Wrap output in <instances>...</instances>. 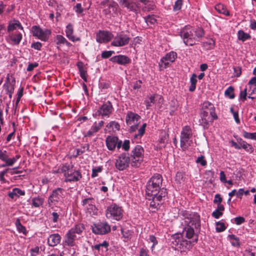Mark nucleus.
<instances>
[{
  "mask_svg": "<svg viewBox=\"0 0 256 256\" xmlns=\"http://www.w3.org/2000/svg\"><path fill=\"white\" fill-rule=\"evenodd\" d=\"M180 216L182 218V224L184 223L187 226L184 228L182 234H176L172 236V246L176 250H184L190 248L192 244L197 242L198 236L194 232V228H198L200 226V216L196 213H188V212L182 210Z\"/></svg>",
  "mask_w": 256,
  "mask_h": 256,
  "instance_id": "f257e3e1",
  "label": "nucleus"
},
{
  "mask_svg": "<svg viewBox=\"0 0 256 256\" xmlns=\"http://www.w3.org/2000/svg\"><path fill=\"white\" fill-rule=\"evenodd\" d=\"M204 35V32L202 28L195 30L190 26H185L180 32V36L186 46L195 44Z\"/></svg>",
  "mask_w": 256,
  "mask_h": 256,
  "instance_id": "f03ea898",
  "label": "nucleus"
},
{
  "mask_svg": "<svg viewBox=\"0 0 256 256\" xmlns=\"http://www.w3.org/2000/svg\"><path fill=\"white\" fill-rule=\"evenodd\" d=\"M54 174L62 173L65 178V182H78L82 177L80 172L74 169V166L71 164H65L60 166L56 170H53Z\"/></svg>",
  "mask_w": 256,
  "mask_h": 256,
  "instance_id": "7ed1b4c3",
  "label": "nucleus"
},
{
  "mask_svg": "<svg viewBox=\"0 0 256 256\" xmlns=\"http://www.w3.org/2000/svg\"><path fill=\"white\" fill-rule=\"evenodd\" d=\"M162 178L160 174H156L148 182L146 194L148 196L158 195L162 189L160 190L162 184Z\"/></svg>",
  "mask_w": 256,
  "mask_h": 256,
  "instance_id": "20e7f679",
  "label": "nucleus"
},
{
  "mask_svg": "<svg viewBox=\"0 0 256 256\" xmlns=\"http://www.w3.org/2000/svg\"><path fill=\"white\" fill-rule=\"evenodd\" d=\"M84 230V226L79 224L72 228L66 234L64 238V244L69 246L75 245V241L77 239L76 234H80Z\"/></svg>",
  "mask_w": 256,
  "mask_h": 256,
  "instance_id": "39448f33",
  "label": "nucleus"
},
{
  "mask_svg": "<svg viewBox=\"0 0 256 256\" xmlns=\"http://www.w3.org/2000/svg\"><path fill=\"white\" fill-rule=\"evenodd\" d=\"M192 131L188 126H186L182 128L180 136V147L182 150H185L191 146L192 140Z\"/></svg>",
  "mask_w": 256,
  "mask_h": 256,
  "instance_id": "423d86ee",
  "label": "nucleus"
},
{
  "mask_svg": "<svg viewBox=\"0 0 256 256\" xmlns=\"http://www.w3.org/2000/svg\"><path fill=\"white\" fill-rule=\"evenodd\" d=\"M144 150L140 146H136L132 151L130 158L132 166L138 167L144 160Z\"/></svg>",
  "mask_w": 256,
  "mask_h": 256,
  "instance_id": "0eeeda50",
  "label": "nucleus"
},
{
  "mask_svg": "<svg viewBox=\"0 0 256 256\" xmlns=\"http://www.w3.org/2000/svg\"><path fill=\"white\" fill-rule=\"evenodd\" d=\"M122 216L123 210L122 207L115 204L108 206L106 211V216L108 219L120 220Z\"/></svg>",
  "mask_w": 256,
  "mask_h": 256,
  "instance_id": "6e6552de",
  "label": "nucleus"
},
{
  "mask_svg": "<svg viewBox=\"0 0 256 256\" xmlns=\"http://www.w3.org/2000/svg\"><path fill=\"white\" fill-rule=\"evenodd\" d=\"M177 58V54L173 51L166 54L160 60L159 62V67L160 70H162L169 66L170 64L174 62Z\"/></svg>",
  "mask_w": 256,
  "mask_h": 256,
  "instance_id": "1a4fd4ad",
  "label": "nucleus"
},
{
  "mask_svg": "<svg viewBox=\"0 0 256 256\" xmlns=\"http://www.w3.org/2000/svg\"><path fill=\"white\" fill-rule=\"evenodd\" d=\"M64 189L58 188L52 192L48 200V204L51 206L56 205L60 202H62L64 195Z\"/></svg>",
  "mask_w": 256,
  "mask_h": 256,
  "instance_id": "9d476101",
  "label": "nucleus"
},
{
  "mask_svg": "<svg viewBox=\"0 0 256 256\" xmlns=\"http://www.w3.org/2000/svg\"><path fill=\"white\" fill-rule=\"evenodd\" d=\"M31 30L34 36L42 41L47 40L51 34L50 30L48 29H42L38 26H32Z\"/></svg>",
  "mask_w": 256,
  "mask_h": 256,
  "instance_id": "9b49d317",
  "label": "nucleus"
},
{
  "mask_svg": "<svg viewBox=\"0 0 256 256\" xmlns=\"http://www.w3.org/2000/svg\"><path fill=\"white\" fill-rule=\"evenodd\" d=\"M130 40V38L128 35L120 33L114 37L111 45L116 47H122L128 44Z\"/></svg>",
  "mask_w": 256,
  "mask_h": 256,
  "instance_id": "f8f14e48",
  "label": "nucleus"
},
{
  "mask_svg": "<svg viewBox=\"0 0 256 256\" xmlns=\"http://www.w3.org/2000/svg\"><path fill=\"white\" fill-rule=\"evenodd\" d=\"M20 157V155L17 154L12 158H9L6 150H0V160L5 162L1 166L2 167L12 166Z\"/></svg>",
  "mask_w": 256,
  "mask_h": 256,
  "instance_id": "ddd939ff",
  "label": "nucleus"
},
{
  "mask_svg": "<svg viewBox=\"0 0 256 256\" xmlns=\"http://www.w3.org/2000/svg\"><path fill=\"white\" fill-rule=\"evenodd\" d=\"M140 116L138 114L132 112H128L126 118V123L128 125H131L130 131L133 132L138 128V122L140 120Z\"/></svg>",
  "mask_w": 256,
  "mask_h": 256,
  "instance_id": "4468645a",
  "label": "nucleus"
},
{
  "mask_svg": "<svg viewBox=\"0 0 256 256\" xmlns=\"http://www.w3.org/2000/svg\"><path fill=\"white\" fill-rule=\"evenodd\" d=\"M130 162L129 156L125 154H122L116 160L115 166L119 170H123L128 166Z\"/></svg>",
  "mask_w": 256,
  "mask_h": 256,
  "instance_id": "2eb2a0df",
  "label": "nucleus"
},
{
  "mask_svg": "<svg viewBox=\"0 0 256 256\" xmlns=\"http://www.w3.org/2000/svg\"><path fill=\"white\" fill-rule=\"evenodd\" d=\"M166 194V189L162 188L158 195L148 196L149 200L152 199V201L150 204V207L154 208V210L158 209L162 198L164 197Z\"/></svg>",
  "mask_w": 256,
  "mask_h": 256,
  "instance_id": "dca6fc26",
  "label": "nucleus"
},
{
  "mask_svg": "<svg viewBox=\"0 0 256 256\" xmlns=\"http://www.w3.org/2000/svg\"><path fill=\"white\" fill-rule=\"evenodd\" d=\"M107 148L108 150L113 151L116 147L118 149L122 146V142L119 140L116 136H108L106 140Z\"/></svg>",
  "mask_w": 256,
  "mask_h": 256,
  "instance_id": "f3484780",
  "label": "nucleus"
},
{
  "mask_svg": "<svg viewBox=\"0 0 256 256\" xmlns=\"http://www.w3.org/2000/svg\"><path fill=\"white\" fill-rule=\"evenodd\" d=\"M93 232L96 234H104L110 230V226L107 222H100L92 226Z\"/></svg>",
  "mask_w": 256,
  "mask_h": 256,
  "instance_id": "a211bd4d",
  "label": "nucleus"
},
{
  "mask_svg": "<svg viewBox=\"0 0 256 256\" xmlns=\"http://www.w3.org/2000/svg\"><path fill=\"white\" fill-rule=\"evenodd\" d=\"M158 100V106L160 107L162 103L163 98L162 96L158 94H152L147 96L144 101V104L146 105V110H148L155 103V102Z\"/></svg>",
  "mask_w": 256,
  "mask_h": 256,
  "instance_id": "6ab92c4d",
  "label": "nucleus"
},
{
  "mask_svg": "<svg viewBox=\"0 0 256 256\" xmlns=\"http://www.w3.org/2000/svg\"><path fill=\"white\" fill-rule=\"evenodd\" d=\"M113 110V107L112 103L110 101H107L98 108L96 112V114L102 116L109 117Z\"/></svg>",
  "mask_w": 256,
  "mask_h": 256,
  "instance_id": "aec40b11",
  "label": "nucleus"
},
{
  "mask_svg": "<svg viewBox=\"0 0 256 256\" xmlns=\"http://www.w3.org/2000/svg\"><path fill=\"white\" fill-rule=\"evenodd\" d=\"M82 206L86 212L90 215L96 213L97 209L94 205V200L92 198L84 199L82 202Z\"/></svg>",
  "mask_w": 256,
  "mask_h": 256,
  "instance_id": "412c9836",
  "label": "nucleus"
},
{
  "mask_svg": "<svg viewBox=\"0 0 256 256\" xmlns=\"http://www.w3.org/2000/svg\"><path fill=\"white\" fill-rule=\"evenodd\" d=\"M113 37L112 34L109 31L100 30L96 34V40L99 43H107Z\"/></svg>",
  "mask_w": 256,
  "mask_h": 256,
  "instance_id": "4be33fe9",
  "label": "nucleus"
},
{
  "mask_svg": "<svg viewBox=\"0 0 256 256\" xmlns=\"http://www.w3.org/2000/svg\"><path fill=\"white\" fill-rule=\"evenodd\" d=\"M200 116V118L199 120L200 125L202 126L205 129L208 128L210 124L213 122L214 120H216L204 111H201Z\"/></svg>",
  "mask_w": 256,
  "mask_h": 256,
  "instance_id": "5701e85b",
  "label": "nucleus"
},
{
  "mask_svg": "<svg viewBox=\"0 0 256 256\" xmlns=\"http://www.w3.org/2000/svg\"><path fill=\"white\" fill-rule=\"evenodd\" d=\"M215 110L214 105L208 101H206L202 104L201 111H204L208 114L210 113L212 117L214 118L217 119L218 116L215 112Z\"/></svg>",
  "mask_w": 256,
  "mask_h": 256,
  "instance_id": "b1692460",
  "label": "nucleus"
},
{
  "mask_svg": "<svg viewBox=\"0 0 256 256\" xmlns=\"http://www.w3.org/2000/svg\"><path fill=\"white\" fill-rule=\"evenodd\" d=\"M22 39V34L18 31L9 32L6 40L12 44H18Z\"/></svg>",
  "mask_w": 256,
  "mask_h": 256,
  "instance_id": "393cba45",
  "label": "nucleus"
},
{
  "mask_svg": "<svg viewBox=\"0 0 256 256\" xmlns=\"http://www.w3.org/2000/svg\"><path fill=\"white\" fill-rule=\"evenodd\" d=\"M66 37L71 41L72 42H76V41H80V38H76L74 36V28L73 26L71 24H69L67 25L66 26Z\"/></svg>",
  "mask_w": 256,
  "mask_h": 256,
  "instance_id": "a878e982",
  "label": "nucleus"
},
{
  "mask_svg": "<svg viewBox=\"0 0 256 256\" xmlns=\"http://www.w3.org/2000/svg\"><path fill=\"white\" fill-rule=\"evenodd\" d=\"M112 62H116L120 64L124 65L128 64L130 62V60L126 56L118 55L113 56L111 58Z\"/></svg>",
  "mask_w": 256,
  "mask_h": 256,
  "instance_id": "bb28decb",
  "label": "nucleus"
},
{
  "mask_svg": "<svg viewBox=\"0 0 256 256\" xmlns=\"http://www.w3.org/2000/svg\"><path fill=\"white\" fill-rule=\"evenodd\" d=\"M61 236L58 234H50L48 238V244L50 246L58 245L60 242Z\"/></svg>",
  "mask_w": 256,
  "mask_h": 256,
  "instance_id": "cd10ccee",
  "label": "nucleus"
},
{
  "mask_svg": "<svg viewBox=\"0 0 256 256\" xmlns=\"http://www.w3.org/2000/svg\"><path fill=\"white\" fill-rule=\"evenodd\" d=\"M117 4L114 1L106 0L104 3V12L105 14H108L111 12L110 9L112 8L114 10V8H116Z\"/></svg>",
  "mask_w": 256,
  "mask_h": 256,
  "instance_id": "c85d7f7f",
  "label": "nucleus"
},
{
  "mask_svg": "<svg viewBox=\"0 0 256 256\" xmlns=\"http://www.w3.org/2000/svg\"><path fill=\"white\" fill-rule=\"evenodd\" d=\"M17 29L23 30L22 26L18 20H14L11 22L8 26V32H14V30H16Z\"/></svg>",
  "mask_w": 256,
  "mask_h": 256,
  "instance_id": "c756f323",
  "label": "nucleus"
},
{
  "mask_svg": "<svg viewBox=\"0 0 256 256\" xmlns=\"http://www.w3.org/2000/svg\"><path fill=\"white\" fill-rule=\"evenodd\" d=\"M14 83L15 80H12V82L10 80H8L6 84H4L6 90L8 94L9 95V97L10 98H12V94L14 92Z\"/></svg>",
  "mask_w": 256,
  "mask_h": 256,
  "instance_id": "7c9ffc66",
  "label": "nucleus"
},
{
  "mask_svg": "<svg viewBox=\"0 0 256 256\" xmlns=\"http://www.w3.org/2000/svg\"><path fill=\"white\" fill-rule=\"evenodd\" d=\"M25 192L18 188H14L12 189V192H9L8 196L12 198H14L15 197H18L20 196H24Z\"/></svg>",
  "mask_w": 256,
  "mask_h": 256,
  "instance_id": "2f4dec72",
  "label": "nucleus"
},
{
  "mask_svg": "<svg viewBox=\"0 0 256 256\" xmlns=\"http://www.w3.org/2000/svg\"><path fill=\"white\" fill-rule=\"evenodd\" d=\"M77 66L78 68L80 76L82 79L86 82H87V74L86 71L85 70L84 67V65L82 62H78Z\"/></svg>",
  "mask_w": 256,
  "mask_h": 256,
  "instance_id": "473e14b6",
  "label": "nucleus"
},
{
  "mask_svg": "<svg viewBox=\"0 0 256 256\" xmlns=\"http://www.w3.org/2000/svg\"><path fill=\"white\" fill-rule=\"evenodd\" d=\"M215 9L217 12H218L220 14H222L226 16H230V12L228 10L226 9V6L222 4H217L215 6Z\"/></svg>",
  "mask_w": 256,
  "mask_h": 256,
  "instance_id": "72a5a7b5",
  "label": "nucleus"
},
{
  "mask_svg": "<svg viewBox=\"0 0 256 256\" xmlns=\"http://www.w3.org/2000/svg\"><path fill=\"white\" fill-rule=\"evenodd\" d=\"M109 246L106 241H104L102 243L94 245L93 247L94 249L100 251L106 252L108 250V248Z\"/></svg>",
  "mask_w": 256,
  "mask_h": 256,
  "instance_id": "f704fd0d",
  "label": "nucleus"
},
{
  "mask_svg": "<svg viewBox=\"0 0 256 256\" xmlns=\"http://www.w3.org/2000/svg\"><path fill=\"white\" fill-rule=\"evenodd\" d=\"M106 127L110 130H112L114 132L120 129V125L116 121L110 122L106 126Z\"/></svg>",
  "mask_w": 256,
  "mask_h": 256,
  "instance_id": "c9c22d12",
  "label": "nucleus"
},
{
  "mask_svg": "<svg viewBox=\"0 0 256 256\" xmlns=\"http://www.w3.org/2000/svg\"><path fill=\"white\" fill-rule=\"evenodd\" d=\"M122 6L126 8L129 11L134 12L136 10L135 3L132 0H127Z\"/></svg>",
  "mask_w": 256,
  "mask_h": 256,
  "instance_id": "e433bc0d",
  "label": "nucleus"
},
{
  "mask_svg": "<svg viewBox=\"0 0 256 256\" xmlns=\"http://www.w3.org/2000/svg\"><path fill=\"white\" fill-rule=\"evenodd\" d=\"M197 76L195 74H193L190 78V85L189 87L190 92H194L196 90V84L197 82Z\"/></svg>",
  "mask_w": 256,
  "mask_h": 256,
  "instance_id": "4c0bfd02",
  "label": "nucleus"
},
{
  "mask_svg": "<svg viewBox=\"0 0 256 256\" xmlns=\"http://www.w3.org/2000/svg\"><path fill=\"white\" fill-rule=\"evenodd\" d=\"M248 84L252 91L250 94H256V77L252 78L248 82Z\"/></svg>",
  "mask_w": 256,
  "mask_h": 256,
  "instance_id": "58836bf2",
  "label": "nucleus"
},
{
  "mask_svg": "<svg viewBox=\"0 0 256 256\" xmlns=\"http://www.w3.org/2000/svg\"><path fill=\"white\" fill-rule=\"evenodd\" d=\"M238 39L242 42H244L246 40H248L250 38V36L249 34L244 32L242 30H240L238 31Z\"/></svg>",
  "mask_w": 256,
  "mask_h": 256,
  "instance_id": "ea45409f",
  "label": "nucleus"
},
{
  "mask_svg": "<svg viewBox=\"0 0 256 256\" xmlns=\"http://www.w3.org/2000/svg\"><path fill=\"white\" fill-rule=\"evenodd\" d=\"M43 203L44 199L40 196L35 197L32 199V204L36 208L41 206Z\"/></svg>",
  "mask_w": 256,
  "mask_h": 256,
  "instance_id": "a19ab883",
  "label": "nucleus"
},
{
  "mask_svg": "<svg viewBox=\"0 0 256 256\" xmlns=\"http://www.w3.org/2000/svg\"><path fill=\"white\" fill-rule=\"evenodd\" d=\"M241 148H243L246 151L249 153H252L254 152V148L251 144H248L244 141L240 143Z\"/></svg>",
  "mask_w": 256,
  "mask_h": 256,
  "instance_id": "79ce46f5",
  "label": "nucleus"
},
{
  "mask_svg": "<svg viewBox=\"0 0 256 256\" xmlns=\"http://www.w3.org/2000/svg\"><path fill=\"white\" fill-rule=\"evenodd\" d=\"M16 225L17 228L18 230L21 233H22L23 234L26 235V229L24 226H23L20 221L19 220H17L16 222Z\"/></svg>",
  "mask_w": 256,
  "mask_h": 256,
  "instance_id": "37998d69",
  "label": "nucleus"
},
{
  "mask_svg": "<svg viewBox=\"0 0 256 256\" xmlns=\"http://www.w3.org/2000/svg\"><path fill=\"white\" fill-rule=\"evenodd\" d=\"M234 89L232 86H229L225 91L224 94L226 96L232 99L234 98Z\"/></svg>",
  "mask_w": 256,
  "mask_h": 256,
  "instance_id": "c03bdc74",
  "label": "nucleus"
},
{
  "mask_svg": "<svg viewBox=\"0 0 256 256\" xmlns=\"http://www.w3.org/2000/svg\"><path fill=\"white\" fill-rule=\"evenodd\" d=\"M243 136L246 138L256 140V132L251 133L244 132Z\"/></svg>",
  "mask_w": 256,
  "mask_h": 256,
  "instance_id": "a18cd8bd",
  "label": "nucleus"
},
{
  "mask_svg": "<svg viewBox=\"0 0 256 256\" xmlns=\"http://www.w3.org/2000/svg\"><path fill=\"white\" fill-rule=\"evenodd\" d=\"M147 24H154L156 22V19L154 15H148L144 18Z\"/></svg>",
  "mask_w": 256,
  "mask_h": 256,
  "instance_id": "49530a36",
  "label": "nucleus"
},
{
  "mask_svg": "<svg viewBox=\"0 0 256 256\" xmlns=\"http://www.w3.org/2000/svg\"><path fill=\"white\" fill-rule=\"evenodd\" d=\"M66 38L62 35L58 34L56 36V42L58 45L64 44Z\"/></svg>",
  "mask_w": 256,
  "mask_h": 256,
  "instance_id": "de8ad7c7",
  "label": "nucleus"
},
{
  "mask_svg": "<svg viewBox=\"0 0 256 256\" xmlns=\"http://www.w3.org/2000/svg\"><path fill=\"white\" fill-rule=\"evenodd\" d=\"M228 237L230 239L232 240L231 243L232 246H239V240L235 235L230 234L228 236Z\"/></svg>",
  "mask_w": 256,
  "mask_h": 256,
  "instance_id": "09e8293b",
  "label": "nucleus"
},
{
  "mask_svg": "<svg viewBox=\"0 0 256 256\" xmlns=\"http://www.w3.org/2000/svg\"><path fill=\"white\" fill-rule=\"evenodd\" d=\"M146 126V124H144L142 126L138 129V134L134 135V138H137L138 136L141 137L144 135L145 132V128Z\"/></svg>",
  "mask_w": 256,
  "mask_h": 256,
  "instance_id": "8fccbe9b",
  "label": "nucleus"
},
{
  "mask_svg": "<svg viewBox=\"0 0 256 256\" xmlns=\"http://www.w3.org/2000/svg\"><path fill=\"white\" fill-rule=\"evenodd\" d=\"M216 230L218 232H222L224 231L226 227L224 224V223L218 222L216 223Z\"/></svg>",
  "mask_w": 256,
  "mask_h": 256,
  "instance_id": "3c124183",
  "label": "nucleus"
},
{
  "mask_svg": "<svg viewBox=\"0 0 256 256\" xmlns=\"http://www.w3.org/2000/svg\"><path fill=\"white\" fill-rule=\"evenodd\" d=\"M214 40L212 38H210L204 42V46H207L208 48H212L214 46Z\"/></svg>",
  "mask_w": 256,
  "mask_h": 256,
  "instance_id": "603ef678",
  "label": "nucleus"
},
{
  "mask_svg": "<svg viewBox=\"0 0 256 256\" xmlns=\"http://www.w3.org/2000/svg\"><path fill=\"white\" fill-rule=\"evenodd\" d=\"M182 5V0H177L175 2L174 5L173 7V10L175 12L180 10L181 9Z\"/></svg>",
  "mask_w": 256,
  "mask_h": 256,
  "instance_id": "864d4df0",
  "label": "nucleus"
},
{
  "mask_svg": "<svg viewBox=\"0 0 256 256\" xmlns=\"http://www.w3.org/2000/svg\"><path fill=\"white\" fill-rule=\"evenodd\" d=\"M246 96L247 89L246 88H245L243 90L240 92L239 96V98L242 102H244L246 98Z\"/></svg>",
  "mask_w": 256,
  "mask_h": 256,
  "instance_id": "5fc2aeb1",
  "label": "nucleus"
},
{
  "mask_svg": "<svg viewBox=\"0 0 256 256\" xmlns=\"http://www.w3.org/2000/svg\"><path fill=\"white\" fill-rule=\"evenodd\" d=\"M40 252V248L38 246H36L30 250V256H36Z\"/></svg>",
  "mask_w": 256,
  "mask_h": 256,
  "instance_id": "6e6d98bb",
  "label": "nucleus"
},
{
  "mask_svg": "<svg viewBox=\"0 0 256 256\" xmlns=\"http://www.w3.org/2000/svg\"><path fill=\"white\" fill-rule=\"evenodd\" d=\"M74 10L77 14H80L83 12V8L80 3L76 4L74 7Z\"/></svg>",
  "mask_w": 256,
  "mask_h": 256,
  "instance_id": "4d7b16f0",
  "label": "nucleus"
},
{
  "mask_svg": "<svg viewBox=\"0 0 256 256\" xmlns=\"http://www.w3.org/2000/svg\"><path fill=\"white\" fill-rule=\"evenodd\" d=\"M196 163L200 164L202 166H205L206 164V161L202 156H199L196 160Z\"/></svg>",
  "mask_w": 256,
  "mask_h": 256,
  "instance_id": "13d9d810",
  "label": "nucleus"
},
{
  "mask_svg": "<svg viewBox=\"0 0 256 256\" xmlns=\"http://www.w3.org/2000/svg\"><path fill=\"white\" fill-rule=\"evenodd\" d=\"M148 242H151L152 243V250H153V248L154 247L158 244V241L156 240V238L153 236V235H150V236H149V238H148Z\"/></svg>",
  "mask_w": 256,
  "mask_h": 256,
  "instance_id": "bf43d9fd",
  "label": "nucleus"
},
{
  "mask_svg": "<svg viewBox=\"0 0 256 256\" xmlns=\"http://www.w3.org/2000/svg\"><path fill=\"white\" fill-rule=\"evenodd\" d=\"M168 142V138L166 136H164L162 137L160 140V144H161L160 147V148H164L166 146V144Z\"/></svg>",
  "mask_w": 256,
  "mask_h": 256,
  "instance_id": "052dcab7",
  "label": "nucleus"
},
{
  "mask_svg": "<svg viewBox=\"0 0 256 256\" xmlns=\"http://www.w3.org/2000/svg\"><path fill=\"white\" fill-rule=\"evenodd\" d=\"M114 53V52L111 50L104 51L102 54V58H106L110 57Z\"/></svg>",
  "mask_w": 256,
  "mask_h": 256,
  "instance_id": "680f3d73",
  "label": "nucleus"
},
{
  "mask_svg": "<svg viewBox=\"0 0 256 256\" xmlns=\"http://www.w3.org/2000/svg\"><path fill=\"white\" fill-rule=\"evenodd\" d=\"M42 44L40 42H36L32 44L31 47L35 50H41Z\"/></svg>",
  "mask_w": 256,
  "mask_h": 256,
  "instance_id": "e2e57ef3",
  "label": "nucleus"
},
{
  "mask_svg": "<svg viewBox=\"0 0 256 256\" xmlns=\"http://www.w3.org/2000/svg\"><path fill=\"white\" fill-rule=\"evenodd\" d=\"M102 172V168L100 167H98L96 168L92 169V177L94 178L98 176V174Z\"/></svg>",
  "mask_w": 256,
  "mask_h": 256,
  "instance_id": "0e129e2a",
  "label": "nucleus"
},
{
  "mask_svg": "<svg viewBox=\"0 0 256 256\" xmlns=\"http://www.w3.org/2000/svg\"><path fill=\"white\" fill-rule=\"evenodd\" d=\"M130 142L129 140H124L122 145V148L126 151L128 150L130 148Z\"/></svg>",
  "mask_w": 256,
  "mask_h": 256,
  "instance_id": "69168bd1",
  "label": "nucleus"
},
{
  "mask_svg": "<svg viewBox=\"0 0 256 256\" xmlns=\"http://www.w3.org/2000/svg\"><path fill=\"white\" fill-rule=\"evenodd\" d=\"M38 66V64L37 62L34 63H30L28 64V66L26 68L27 71L30 72L34 69V68L37 67Z\"/></svg>",
  "mask_w": 256,
  "mask_h": 256,
  "instance_id": "338daca9",
  "label": "nucleus"
},
{
  "mask_svg": "<svg viewBox=\"0 0 256 256\" xmlns=\"http://www.w3.org/2000/svg\"><path fill=\"white\" fill-rule=\"evenodd\" d=\"M244 256H256V250L254 252L252 250L246 251Z\"/></svg>",
  "mask_w": 256,
  "mask_h": 256,
  "instance_id": "774afa93",
  "label": "nucleus"
}]
</instances>
